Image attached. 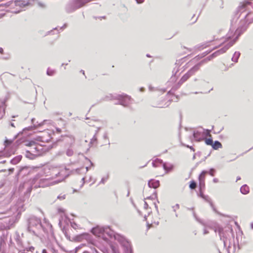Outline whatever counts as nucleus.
<instances>
[{
	"mask_svg": "<svg viewBox=\"0 0 253 253\" xmlns=\"http://www.w3.org/2000/svg\"><path fill=\"white\" fill-rule=\"evenodd\" d=\"M91 232L95 236L101 237L106 242H108L110 239L112 238H114L121 244L126 240L124 236L112 230L108 226H97L91 229Z\"/></svg>",
	"mask_w": 253,
	"mask_h": 253,
	"instance_id": "nucleus-1",
	"label": "nucleus"
},
{
	"mask_svg": "<svg viewBox=\"0 0 253 253\" xmlns=\"http://www.w3.org/2000/svg\"><path fill=\"white\" fill-rule=\"evenodd\" d=\"M251 4L252 3L251 2L247 1L244 4H242L239 6L235 12V15L237 17V19L243 15V19H241L240 21V25L236 30V32L237 33V37L236 38L240 36L245 31H246L249 25L253 22V18L250 20L247 19V17L252 13V12H248L245 14H244V13L246 12V7L248 5Z\"/></svg>",
	"mask_w": 253,
	"mask_h": 253,
	"instance_id": "nucleus-2",
	"label": "nucleus"
},
{
	"mask_svg": "<svg viewBox=\"0 0 253 253\" xmlns=\"http://www.w3.org/2000/svg\"><path fill=\"white\" fill-rule=\"evenodd\" d=\"M43 230L41 220L35 216H31L27 219V231L37 237Z\"/></svg>",
	"mask_w": 253,
	"mask_h": 253,
	"instance_id": "nucleus-3",
	"label": "nucleus"
},
{
	"mask_svg": "<svg viewBox=\"0 0 253 253\" xmlns=\"http://www.w3.org/2000/svg\"><path fill=\"white\" fill-rule=\"evenodd\" d=\"M236 39H234L231 41H230L228 42L225 45L219 49V50H216L206 58L201 60L200 62L195 65L196 67L199 70L201 66L204 64V63H207V62L210 61L213 58L218 56L220 54H223L231 46H232L236 42Z\"/></svg>",
	"mask_w": 253,
	"mask_h": 253,
	"instance_id": "nucleus-4",
	"label": "nucleus"
},
{
	"mask_svg": "<svg viewBox=\"0 0 253 253\" xmlns=\"http://www.w3.org/2000/svg\"><path fill=\"white\" fill-rule=\"evenodd\" d=\"M148 188H144V196L146 200H155L157 197L156 189L158 187V180L151 179L148 181Z\"/></svg>",
	"mask_w": 253,
	"mask_h": 253,
	"instance_id": "nucleus-5",
	"label": "nucleus"
},
{
	"mask_svg": "<svg viewBox=\"0 0 253 253\" xmlns=\"http://www.w3.org/2000/svg\"><path fill=\"white\" fill-rule=\"evenodd\" d=\"M112 99H116L118 100V102L115 103V104H120L124 107H127L131 103V98L130 96L125 94H117L115 95L110 94L108 95L105 96V97L103 99V100L107 101Z\"/></svg>",
	"mask_w": 253,
	"mask_h": 253,
	"instance_id": "nucleus-6",
	"label": "nucleus"
},
{
	"mask_svg": "<svg viewBox=\"0 0 253 253\" xmlns=\"http://www.w3.org/2000/svg\"><path fill=\"white\" fill-rule=\"evenodd\" d=\"M25 145L30 147L29 150H30V153L34 154V156H38L40 155V148L41 147V146L38 145L35 141H30L26 142Z\"/></svg>",
	"mask_w": 253,
	"mask_h": 253,
	"instance_id": "nucleus-7",
	"label": "nucleus"
},
{
	"mask_svg": "<svg viewBox=\"0 0 253 253\" xmlns=\"http://www.w3.org/2000/svg\"><path fill=\"white\" fill-rule=\"evenodd\" d=\"M29 3V2L28 0H16L14 1H9L6 3L5 4L7 6H12L13 5L19 6L20 7H23L26 5H27Z\"/></svg>",
	"mask_w": 253,
	"mask_h": 253,
	"instance_id": "nucleus-8",
	"label": "nucleus"
},
{
	"mask_svg": "<svg viewBox=\"0 0 253 253\" xmlns=\"http://www.w3.org/2000/svg\"><path fill=\"white\" fill-rule=\"evenodd\" d=\"M14 77V75L5 72L1 75L0 78L2 83H10L13 81Z\"/></svg>",
	"mask_w": 253,
	"mask_h": 253,
	"instance_id": "nucleus-9",
	"label": "nucleus"
},
{
	"mask_svg": "<svg viewBox=\"0 0 253 253\" xmlns=\"http://www.w3.org/2000/svg\"><path fill=\"white\" fill-rule=\"evenodd\" d=\"M162 165L163 169L165 170V173H168L171 171L174 168L172 164L167 162H164L162 160L159 159V165Z\"/></svg>",
	"mask_w": 253,
	"mask_h": 253,
	"instance_id": "nucleus-10",
	"label": "nucleus"
},
{
	"mask_svg": "<svg viewBox=\"0 0 253 253\" xmlns=\"http://www.w3.org/2000/svg\"><path fill=\"white\" fill-rule=\"evenodd\" d=\"M33 181L36 183L38 182L39 184H35V187H43L47 185V179L46 178H41L39 179V177L36 176L34 179Z\"/></svg>",
	"mask_w": 253,
	"mask_h": 253,
	"instance_id": "nucleus-11",
	"label": "nucleus"
},
{
	"mask_svg": "<svg viewBox=\"0 0 253 253\" xmlns=\"http://www.w3.org/2000/svg\"><path fill=\"white\" fill-rule=\"evenodd\" d=\"M198 70V69L195 65L192 67L185 75H184L181 79L185 82L189 79L190 77L193 75Z\"/></svg>",
	"mask_w": 253,
	"mask_h": 253,
	"instance_id": "nucleus-12",
	"label": "nucleus"
},
{
	"mask_svg": "<svg viewBox=\"0 0 253 253\" xmlns=\"http://www.w3.org/2000/svg\"><path fill=\"white\" fill-rule=\"evenodd\" d=\"M182 60L183 59L182 58L176 61V62L175 63V67L173 68L172 71V75L171 76L172 79H173V78L175 79L176 76V74H177V73L179 72L180 70V67L182 63Z\"/></svg>",
	"mask_w": 253,
	"mask_h": 253,
	"instance_id": "nucleus-13",
	"label": "nucleus"
},
{
	"mask_svg": "<svg viewBox=\"0 0 253 253\" xmlns=\"http://www.w3.org/2000/svg\"><path fill=\"white\" fill-rule=\"evenodd\" d=\"M124 247V253H133L130 243L126 240L121 244Z\"/></svg>",
	"mask_w": 253,
	"mask_h": 253,
	"instance_id": "nucleus-14",
	"label": "nucleus"
},
{
	"mask_svg": "<svg viewBox=\"0 0 253 253\" xmlns=\"http://www.w3.org/2000/svg\"><path fill=\"white\" fill-rule=\"evenodd\" d=\"M166 96V98L165 99V101H166L164 105H162V101H161V102L159 103V108L167 107L170 105V104L171 102V99L169 97L170 95L169 94V92H168L167 93Z\"/></svg>",
	"mask_w": 253,
	"mask_h": 253,
	"instance_id": "nucleus-15",
	"label": "nucleus"
},
{
	"mask_svg": "<svg viewBox=\"0 0 253 253\" xmlns=\"http://www.w3.org/2000/svg\"><path fill=\"white\" fill-rule=\"evenodd\" d=\"M193 137L195 140L197 142L201 141L204 139L201 132L199 131H194L193 132Z\"/></svg>",
	"mask_w": 253,
	"mask_h": 253,
	"instance_id": "nucleus-16",
	"label": "nucleus"
},
{
	"mask_svg": "<svg viewBox=\"0 0 253 253\" xmlns=\"http://www.w3.org/2000/svg\"><path fill=\"white\" fill-rule=\"evenodd\" d=\"M202 199H203L205 201H206V202H208V203L210 204V206H211V208H212V209L213 210V211L215 212H216V213H218V214H220V215H222V214H221L220 212H219L216 210V209H215V208L214 207V205H213V203H212V201H211V199H210V198L209 197V196H208V195H204V196L202 198Z\"/></svg>",
	"mask_w": 253,
	"mask_h": 253,
	"instance_id": "nucleus-17",
	"label": "nucleus"
},
{
	"mask_svg": "<svg viewBox=\"0 0 253 253\" xmlns=\"http://www.w3.org/2000/svg\"><path fill=\"white\" fill-rule=\"evenodd\" d=\"M63 140L69 146H71L75 143V138L73 136H66Z\"/></svg>",
	"mask_w": 253,
	"mask_h": 253,
	"instance_id": "nucleus-18",
	"label": "nucleus"
},
{
	"mask_svg": "<svg viewBox=\"0 0 253 253\" xmlns=\"http://www.w3.org/2000/svg\"><path fill=\"white\" fill-rule=\"evenodd\" d=\"M6 105L4 101L1 102L0 105V119H2L5 115Z\"/></svg>",
	"mask_w": 253,
	"mask_h": 253,
	"instance_id": "nucleus-19",
	"label": "nucleus"
},
{
	"mask_svg": "<svg viewBox=\"0 0 253 253\" xmlns=\"http://www.w3.org/2000/svg\"><path fill=\"white\" fill-rule=\"evenodd\" d=\"M46 122V120H45L42 122L38 124L37 125H36L35 124H34V125L33 126H28L27 127H25V128L23 129V131H25V130H33L36 129L37 127L38 126H42L43 124H45V123Z\"/></svg>",
	"mask_w": 253,
	"mask_h": 253,
	"instance_id": "nucleus-20",
	"label": "nucleus"
},
{
	"mask_svg": "<svg viewBox=\"0 0 253 253\" xmlns=\"http://www.w3.org/2000/svg\"><path fill=\"white\" fill-rule=\"evenodd\" d=\"M67 170V169L65 168L64 169H62V170H60V171L58 172L57 173H56L55 176L56 177L62 176L61 180H64L65 178H66L69 175V174H64L65 171Z\"/></svg>",
	"mask_w": 253,
	"mask_h": 253,
	"instance_id": "nucleus-21",
	"label": "nucleus"
},
{
	"mask_svg": "<svg viewBox=\"0 0 253 253\" xmlns=\"http://www.w3.org/2000/svg\"><path fill=\"white\" fill-rule=\"evenodd\" d=\"M22 155H18L15 157L14 158L11 160L10 163L13 165H16L18 164L22 159Z\"/></svg>",
	"mask_w": 253,
	"mask_h": 253,
	"instance_id": "nucleus-22",
	"label": "nucleus"
},
{
	"mask_svg": "<svg viewBox=\"0 0 253 253\" xmlns=\"http://www.w3.org/2000/svg\"><path fill=\"white\" fill-rule=\"evenodd\" d=\"M223 229L222 228H219L218 229V234L220 237V240H222L223 244H224V246L225 247L226 246V241L225 240L224 237L223 235Z\"/></svg>",
	"mask_w": 253,
	"mask_h": 253,
	"instance_id": "nucleus-23",
	"label": "nucleus"
},
{
	"mask_svg": "<svg viewBox=\"0 0 253 253\" xmlns=\"http://www.w3.org/2000/svg\"><path fill=\"white\" fill-rule=\"evenodd\" d=\"M240 192L243 194H247L249 192V187L246 184L243 185L240 188Z\"/></svg>",
	"mask_w": 253,
	"mask_h": 253,
	"instance_id": "nucleus-24",
	"label": "nucleus"
},
{
	"mask_svg": "<svg viewBox=\"0 0 253 253\" xmlns=\"http://www.w3.org/2000/svg\"><path fill=\"white\" fill-rule=\"evenodd\" d=\"M212 148L214 150H217L219 148H221L222 147V144L218 140H215L213 142Z\"/></svg>",
	"mask_w": 253,
	"mask_h": 253,
	"instance_id": "nucleus-25",
	"label": "nucleus"
},
{
	"mask_svg": "<svg viewBox=\"0 0 253 253\" xmlns=\"http://www.w3.org/2000/svg\"><path fill=\"white\" fill-rule=\"evenodd\" d=\"M240 55H241V53L239 51L235 52V53H234V54L231 58V60L233 62H234L235 63L238 62V59L240 56Z\"/></svg>",
	"mask_w": 253,
	"mask_h": 253,
	"instance_id": "nucleus-26",
	"label": "nucleus"
},
{
	"mask_svg": "<svg viewBox=\"0 0 253 253\" xmlns=\"http://www.w3.org/2000/svg\"><path fill=\"white\" fill-rule=\"evenodd\" d=\"M207 173H208V170H204L202 171V172L199 175L198 180H203L204 181H205V175Z\"/></svg>",
	"mask_w": 253,
	"mask_h": 253,
	"instance_id": "nucleus-27",
	"label": "nucleus"
},
{
	"mask_svg": "<svg viewBox=\"0 0 253 253\" xmlns=\"http://www.w3.org/2000/svg\"><path fill=\"white\" fill-rule=\"evenodd\" d=\"M205 143L207 145H210V146H211L212 145V144L213 143V140H212V138L211 137H210L209 138H206L205 139Z\"/></svg>",
	"mask_w": 253,
	"mask_h": 253,
	"instance_id": "nucleus-28",
	"label": "nucleus"
},
{
	"mask_svg": "<svg viewBox=\"0 0 253 253\" xmlns=\"http://www.w3.org/2000/svg\"><path fill=\"white\" fill-rule=\"evenodd\" d=\"M199 190H204L205 188V181L203 180H199Z\"/></svg>",
	"mask_w": 253,
	"mask_h": 253,
	"instance_id": "nucleus-29",
	"label": "nucleus"
},
{
	"mask_svg": "<svg viewBox=\"0 0 253 253\" xmlns=\"http://www.w3.org/2000/svg\"><path fill=\"white\" fill-rule=\"evenodd\" d=\"M26 157L29 158L30 159H33L35 156L32 153H30V151L29 150H27L26 151V154H25Z\"/></svg>",
	"mask_w": 253,
	"mask_h": 253,
	"instance_id": "nucleus-30",
	"label": "nucleus"
},
{
	"mask_svg": "<svg viewBox=\"0 0 253 253\" xmlns=\"http://www.w3.org/2000/svg\"><path fill=\"white\" fill-rule=\"evenodd\" d=\"M196 186L197 182L195 181L192 180L190 182L189 188L191 189H194L196 188Z\"/></svg>",
	"mask_w": 253,
	"mask_h": 253,
	"instance_id": "nucleus-31",
	"label": "nucleus"
},
{
	"mask_svg": "<svg viewBox=\"0 0 253 253\" xmlns=\"http://www.w3.org/2000/svg\"><path fill=\"white\" fill-rule=\"evenodd\" d=\"M193 216L194 217L195 219L198 222H199L200 223H201L202 225H204L203 221L197 216V215L194 211H193Z\"/></svg>",
	"mask_w": 253,
	"mask_h": 253,
	"instance_id": "nucleus-32",
	"label": "nucleus"
},
{
	"mask_svg": "<svg viewBox=\"0 0 253 253\" xmlns=\"http://www.w3.org/2000/svg\"><path fill=\"white\" fill-rule=\"evenodd\" d=\"M97 142V139L96 135L94 134L93 137L91 139L90 144L92 145L96 144Z\"/></svg>",
	"mask_w": 253,
	"mask_h": 253,
	"instance_id": "nucleus-33",
	"label": "nucleus"
},
{
	"mask_svg": "<svg viewBox=\"0 0 253 253\" xmlns=\"http://www.w3.org/2000/svg\"><path fill=\"white\" fill-rule=\"evenodd\" d=\"M216 172V170L214 168H211L208 171V173L210 175L213 176Z\"/></svg>",
	"mask_w": 253,
	"mask_h": 253,
	"instance_id": "nucleus-34",
	"label": "nucleus"
},
{
	"mask_svg": "<svg viewBox=\"0 0 253 253\" xmlns=\"http://www.w3.org/2000/svg\"><path fill=\"white\" fill-rule=\"evenodd\" d=\"M55 72V70L50 69L49 68H48L46 71V74L48 76H53Z\"/></svg>",
	"mask_w": 253,
	"mask_h": 253,
	"instance_id": "nucleus-35",
	"label": "nucleus"
},
{
	"mask_svg": "<svg viewBox=\"0 0 253 253\" xmlns=\"http://www.w3.org/2000/svg\"><path fill=\"white\" fill-rule=\"evenodd\" d=\"M27 169H28V167H23L19 169V170H18V171L17 172V176H20L23 171H24V170H27Z\"/></svg>",
	"mask_w": 253,
	"mask_h": 253,
	"instance_id": "nucleus-36",
	"label": "nucleus"
},
{
	"mask_svg": "<svg viewBox=\"0 0 253 253\" xmlns=\"http://www.w3.org/2000/svg\"><path fill=\"white\" fill-rule=\"evenodd\" d=\"M66 155L69 156V157H70V156H72L73 154H74V151L73 150L71 149V148H68L67 150H66Z\"/></svg>",
	"mask_w": 253,
	"mask_h": 253,
	"instance_id": "nucleus-37",
	"label": "nucleus"
},
{
	"mask_svg": "<svg viewBox=\"0 0 253 253\" xmlns=\"http://www.w3.org/2000/svg\"><path fill=\"white\" fill-rule=\"evenodd\" d=\"M211 130L209 129H204V134L207 136L211 137Z\"/></svg>",
	"mask_w": 253,
	"mask_h": 253,
	"instance_id": "nucleus-38",
	"label": "nucleus"
},
{
	"mask_svg": "<svg viewBox=\"0 0 253 253\" xmlns=\"http://www.w3.org/2000/svg\"><path fill=\"white\" fill-rule=\"evenodd\" d=\"M12 142V140L6 139L4 141V145L5 147L8 146L10 144H11Z\"/></svg>",
	"mask_w": 253,
	"mask_h": 253,
	"instance_id": "nucleus-39",
	"label": "nucleus"
},
{
	"mask_svg": "<svg viewBox=\"0 0 253 253\" xmlns=\"http://www.w3.org/2000/svg\"><path fill=\"white\" fill-rule=\"evenodd\" d=\"M152 165L154 167L156 168L158 165V158H156L152 162Z\"/></svg>",
	"mask_w": 253,
	"mask_h": 253,
	"instance_id": "nucleus-40",
	"label": "nucleus"
},
{
	"mask_svg": "<svg viewBox=\"0 0 253 253\" xmlns=\"http://www.w3.org/2000/svg\"><path fill=\"white\" fill-rule=\"evenodd\" d=\"M35 250V248L31 246L29 248H27L24 250V251H26L27 252H30L31 253H33L34 251Z\"/></svg>",
	"mask_w": 253,
	"mask_h": 253,
	"instance_id": "nucleus-41",
	"label": "nucleus"
},
{
	"mask_svg": "<svg viewBox=\"0 0 253 253\" xmlns=\"http://www.w3.org/2000/svg\"><path fill=\"white\" fill-rule=\"evenodd\" d=\"M80 237L83 238H85V239H87L89 237V235L87 233H84L80 235Z\"/></svg>",
	"mask_w": 253,
	"mask_h": 253,
	"instance_id": "nucleus-42",
	"label": "nucleus"
},
{
	"mask_svg": "<svg viewBox=\"0 0 253 253\" xmlns=\"http://www.w3.org/2000/svg\"><path fill=\"white\" fill-rule=\"evenodd\" d=\"M181 145L182 146H185L187 148H190L192 151L194 152L195 151V149L192 146H189L188 145H186L183 143H181Z\"/></svg>",
	"mask_w": 253,
	"mask_h": 253,
	"instance_id": "nucleus-43",
	"label": "nucleus"
},
{
	"mask_svg": "<svg viewBox=\"0 0 253 253\" xmlns=\"http://www.w3.org/2000/svg\"><path fill=\"white\" fill-rule=\"evenodd\" d=\"M184 82H185L183 80H182V79H181L180 80V81L178 82L177 84L176 85V88H178V87H179Z\"/></svg>",
	"mask_w": 253,
	"mask_h": 253,
	"instance_id": "nucleus-44",
	"label": "nucleus"
},
{
	"mask_svg": "<svg viewBox=\"0 0 253 253\" xmlns=\"http://www.w3.org/2000/svg\"><path fill=\"white\" fill-rule=\"evenodd\" d=\"M149 90L150 91H157V88L154 87L153 86H152V85H149Z\"/></svg>",
	"mask_w": 253,
	"mask_h": 253,
	"instance_id": "nucleus-45",
	"label": "nucleus"
},
{
	"mask_svg": "<svg viewBox=\"0 0 253 253\" xmlns=\"http://www.w3.org/2000/svg\"><path fill=\"white\" fill-rule=\"evenodd\" d=\"M108 175L106 177H103V178H102L100 182V183L104 184L105 182V181L108 179Z\"/></svg>",
	"mask_w": 253,
	"mask_h": 253,
	"instance_id": "nucleus-46",
	"label": "nucleus"
},
{
	"mask_svg": "<svg viewBox=\"0 0 253 253\" xmlns=\"http://www.w3.org/2000/svg\"><path fill=\"white\" fill-rule=\"evenodd\" d=\"M66 195H60L57 197V198L60 200H63L65 199Z\"/></svg>",
	"mask_w": 253,
	"mask_h": 253,
	"instance_id": "nucleus-47",
	"label": "nucleus"
},
{
	"mask_svg": "<svg viewBox=\"0 0 253 253\" xmlns=\"http://www.w3.org/2000/svg\"><path fill=\"white\" fill-rule=\"evenodd\" d=\"M199 191L200 193L198 194V196L202 198L205 195L203 193V190H199Z\"/></svg>",
	"mask_w": 253,
	"mask_h": 253,
	"instance_id": "nucleus-48",
	"label": "nucleus"
},
{
	"mask_svg": "<svg viewBox=\"0 0 253 253\" xmlns=\"http://www.w3.org/2000/svg\"><path fill=\"white\" fill-rule=\"evenodd\" d=\"M103 137L104 139L108 140V133L107 132H105L104 133Z\"/></svg>",
	"mask_w": 253,
	"mask_h": 253,
	"instance_id": "nucleus-49",
	"label": "nucleus"
},
{
	"mask_svg": "<svg viewBox=\"0 0 253 253\" xmlns=\"http://www.w3.org/2000/svg\"><path fill=\"white\" fill-rule=\"evenodd\" d=\"M137 3H142L144 2V0H135Z\"/></svg>",
	"mask_w": 253,
	"mask_h": 253,
	"instance_id": "nucleus-50",
	"label": "nucleus"
},
{
	"mask_svg": "<svg viewBox=\"0 0 253 253\" xmlns=\"http://www.w3.org/2000/svg\"><path fill=\"white\" fill-rule=\"evenodd\" d=\"M67 24H64V25H63V26L61 27L60 29L61 30H63V29H64V28H66V27H67Z\"/></svg>",
	"mask_w": 253,
	"mask_h": 253,
	"instance_id": "nucleus-51",
	"label": "nucleus"
},
{
	"mask_svg": "<svg viewBox=\"0 0 253 253\" xmlns=\"http://www.w3.org/2000/svg\"><path fill=\"white\" fill-rule=\"evenodd\" d=\"M213 182L214 183H217V182H218V179L216 178H214L213 179Z\"/></svg>",
	"mask_w": 253,
	"mask_h": 253,
	"instance_id": "nucleus-52",
	"label": "nucleus"
},
{
	"mask_svg": "<svg viewBox=\"0 0 253 253\" xmlns=\"http://www.w3.org/2000/svg\"><path fill=\"white\" fill-rule=\"evenodd\" d=\"M179 75H180V74H178V75L176 74V77L175 78V79H174V78H173V79H172L171 78V81H172V82L176 81V80L177 78L178 77V76H179Z\"/></svg>",
	"mask_w": 253,
	"mask_h": 253,
	"instance_id": "nucleus-53",
	"label": "nucleus"
},
{
	"mask_svg": "<svg viewBox=\"0 0 253 253\" xmlns=\"http://www.w3.org/2000/svg\"><path fill=\"white\" fill-rule=\"evenodd\" d=\"M148 207V204L146 202H145L144 208L145 209H147Z\"/></svg>",
	"mask_w": 253,
	"mask_h": 253,
	"instance_id": "nucleus-54",
	"label": "nucleus"
},
{
	"mask_svg": "<svg viewBox=\"0 0 253 253\" xmlns=\"http://www.w3.org/2000/svg\"><path fill=\"white\" fill-rule=\"evenodd\" d=\"M0 53L1 54H3V49L2 47H0Z\"/></svg>",
	"mask_w": 253,
	"mask_h": 253,
	"instance_id": "nucleus-55",
	"label": "nucleus"
},
{
	"mask_svg": "<svg viewBox=\"0 0 253 253\" xmlns=\"http://www.w3.org/2000/svg\"><path fill=\"white\" fill-rule=\"evenodd\" d=\"M174 207H176L177 209H179V205L178 204H176L175 206H173L172 208L174 209Z\"/></svg>",
	"mask_w": 253,
	"mask_h": 253,
	"instance_id": "nucleus-56",
	"label": "nucleus"
},
{
	"mask_svg": "<svg viewBox=\"0 0 253 253\" xmlns=\"http://www.w3.org/2000/svg\"><path fill=\"white\" fill-rule=\"evenodd\" d=\"M209 233V231L207 230L206 229L204 230V234H207Z\"/></svg>",
	"mask_w": 253,
	"mask_h": 253,
	"instance_id": "nucleus-57",
	"label": "nucleus"
},
{
	"mask_svg": "<svg viewBox=\"0 0 253 253\" xmlns=\"http://www.w3.org/2000/svg\"><path fill=\"white\" fill-rule=\"evenodd\" d=\"M140 91H141V92H143L145 90V88L143 87L140 88Z\"/></svg>",
	"mask_w": 253,
	"mask_h": 253,
	"instance_id": "nucleus-58",
	"label": "nucleus"
},
{
	"mask_svg": "<svg viewBox=\"0 0 253 253\" xmlns=\"http://www.w3.org/2000/svg\"><path fill=\"white\" fill-rule=\"evenodd\" d=\"M9 171L10 172H13L14 171V168H11L9 169Z\"/></svg>",
	"mask_w": 253,
	"mask_h": 253,
	"instance_id": "nucleus-59",
	"label": "nucleus"
},
{
	"mask_svg": "<svg viewBox=\"0 0 253 253\" xmlns=\"http://www.w3.org/2000/svg\"><path fill=\"white\" fill-rule=\"evenodd\" d=\"M88 160L89 162H90V166H91V167H93V166H94V164H93V163L92 162H91V161H90V160H89V159H88Z\"/></svg>",
	"mask_w": 253,
	"mask_h": 253,
	"instance_id": "nucleus-60",
	"label": "nucleus"
},
{
	"mask_svg": "<svg viewBox=\"0 0 253 253\" xmlns=\"http://www.w3.org/2000/svg\"><path fill=\"white\" fill-rule=\"evenodd\" d=\"M38 4H39V5L40 6H41V7H44V6L43 4L41 3H40V2H39Z\"/></svg>",
	"mask_w": 253,
	"mask_h": 253,
	"instance_id": "nucleus-61",
	"label": "nucleus"
},
{
	"mask_svg": "<svg viewBox=\"0 0 253 253\" xmlns=\"http://www.w3.org/2000/svg\"><path fill=\"white\" fill-rule=\"evenodd\" d=\"M42 253H48L45 249H43L42 251Z\"/></svg>",
	"mask_w": 253,
	"mask_h": 253,
	"instance_id": "nucleus-62",
	"label": "nucleus"
},
{
	"mask_svg": "<svg viewBox=\"0 0 253 253\" xmlns=\"http://www.w3.org/2000/svg\"><path fill=\"white\" fill-rule=\"evenodd\" d=\"M35 119L34 118H33V119H32V120H31V122H32V123L33 125L34 124V122H35Z\"/></svg>",
	"mask_w": 253,
	"mask_h": 253,
	"instance_id": "nucleus-63",
	"label": "nucleus"
},
{
	"mask_svg": "<svg viewBox=\"0 0 253 253\" xmlns=\"http://www.w3.org/2000/svg\"><path fill=\"white\" fill-rule=\"evenodd\" d=\"M83 253H91L89 251H84L83 252Z\"/></svg>",
	"mask_w": 253,
	"mask_h": 253,
	"instance_id": "nucleus-64",
	"label": "nucleus"
}]
</instances>
